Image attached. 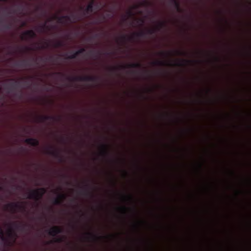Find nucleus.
<instances>
[{"label":"nucleus","mask_w":251,"mask_h":251,"mask_svg":"<svg viewBox=\"0 0 251 251\" xmlns=\"http://www.w3.org/2000/svg\"><path fill=\"white\" fill-rule=\"evenodd\" d=\"M6 210H9L12 213H16L17 210L25 211V206L19 202H11L5 205Z\"/></svg>","instance_id":"obj_3"},{"label":"nucleus","mask_w":251,"mask_h":251,"mask_svg":"<svg viewBox=\"0 0 251 251\" xmlns=\"http://www.w3.org/2000/svg\"><path fill=\"white\" fill-rule=\"evenodd\" d=\"M145 35V33L143 31L138 32V33H134L133 36H127L126 35H122L121 37V40L123 42H125L126 40H132L134 38V36L137 37H143Z\"/></svg>","instance_id":"obj_8"},{"label":"nucleus","mask_w":251,"mask_h":251,"mask_svg":"<svg viewBox=\"0 0 251 251\" xmlns=\"http://www.w3.org/2000/svg\"><path fill=\"white\" fill-rule=\"evenodd\" d=\"M160 54L162 55H163V56H167L168 54L165 52H163V51H161L160 52Z\"/></svg>","instance_id":"obj_38"},{"label":"nucleus","mask_w":251,"mask_h":251,"mask_svg":"<svg viewBox=\"0 0 251 251\" xmlns=\"http://www.w3.org/2000/svg\"><path fill=\"white\" fill-rule=\"evenodd\" d=\"M128 14H129L130 16H131V15H132V12H131V11H129V12H128Z\"/></svg>","instance_id":"obj_44"},{"label":"nucleus","mask_w":251,"mask_h":251,"mask_svg":"<svg viewBox=\"0 0 251 251\" xmlns=\"http://www.w3.org/2000/svg\"><path fill=\"white\" fill-rule=\"evenodd\" d=\"M215 59H216V61H218L219 60V59L217 57H216Z\"/></svg>","instance_id":"obj_49"},{"label":"nucleus","mask_w":251,"mask_h":251,"mask_svg":"<svg viewBox=\"0 0 251 251\" xmlns=\"http://www.w3.org/2000/svg\"><path fill=\"white\" fill-rule=\"evenodd\" d=\"M165 25V24L164 22H159L158 23L157 28L158 29H160L161 28L163 27Z\"/></svg>","instance_id":"obj_28"},{"label":"nucleus","mask_w":251,"mask_h":251,"mask_svg":"<svg viewBox=\"0 0 251 251\" xmlns=\"http://www.w3.org/2000/svg\"><path fill=\"white\" fill-rule=\"evenodd\" d=\"M126 209H127L126 207L125 206H123L120 208V209L122 211L123 213L124 214H126Z\"/></svg>","instance_id":"obj_33"},{"label":"nucleus","mask_w":251,"mask_h":251,"mask_svg":"<svg viewBox=\"0 0 251 251\" xmlns=\"http://www.w3.org/2000/svg\"><path fill=\"white\" fill-rule=\"evenodd\" d=\"M67 79L71 81H79L96 82L98 81V78L97 77L94 76H81L68 77Z\"/></svg>","instance_id":"obj_4"},{"label":"nucleus","mask_w":251,"mask_h":251,"mask_svg":"<svg viewBox=\"0 0 251 251\" xmlns=\"http://www.w3.org/2000/svg\"><path fill=\"white\" fill-rule=\"evenodd\" d=\"M17 66H21V67H26L27 66H29L28 61L25 60H24L21 61L20 63H18L16 64Z\"/></svg>","instance_id":"obj_23"},{"label":"nucleus","mask_w":251,"mask_h":251,"mask_svg":"<svg viewBox=\"0 0 251 251\" xmlns=\"http://www.w3.org/2000/svg\"><path fill=\"white\" fill-rule=\"evenodd\" d=\"M176 53H177V54L178 55H184L186 54V52H184V51H178V50H177L176 51Z\"/></svg>","instance_id":"obj_32"},{"label":"nucleus","mask_w":251,"mask_h":251,"mask_svg":"<svg viewBox=\"0 0 251 251\" xmlns=\"http://www.w3.org/2000/svg\"><path fill=\"white\" fill-rule=\"evenodd\" d=\"M10 80L14 81V82L12 83L10 85V87L8 89H15L17 87H19L21 85V81L19 80H16L14 79H10Z\"/></svg>","instance_id":"obj_16"},{"label":"nucleus","mask_w":251,"mask_h":251,"mask_svg":"<svg viewBox=\"0 0 251 251\" xmlns=\"http://www.w3.org/2000/svg\"><path fill=\"white\" fill-rule=\"evenodd\" d=\"M85 51V50L84 48H81L80 50L76 51V54L78 55L81 54Z\"/></svg>","instance_id":"obj_29"},{"label":"nucleus","mask_w":251,"mask_h":251,"mask_svg":"<svg viewBox=\"0 0 251 251\" xmlns=\"http://www.w3.org/2000/svg\"><path fill=\"white\" fill-rule=\"evenodd\" d=\"M95 4V1L94 0H92L85 9V12L87 13L93 12L94 11V6Z\"/></svg>","instance_id":"obj_15"},{"label":"nucleus","mask_w":251,"mask_h":251,"mask_svg":"<svg viewBox=\"0 0 251 251\" xmlns=\"http://www.w3.org/2000/svg\"><path fill=\"white\" fill-rule=\"evenodd\" d=\"M152 64L153 65H157V66H166V65H171V64L167 63L166 62L161 61V60H157L155 61L152 62Z\"/></svg>","instance_id":"obj_21"},{"label":"nucleus","mask_w":251,"mask_h":251,"mask_svg":"<svg viewBox=\"0 0 251 251\" xmlns=\"http://www.w3.org/2000/svg\"><path fill=\"white\" fill-rule=\"evenodd\" d=\"M248 48H249V50H250V51H251V46H249V47H248Z\"/></svg>","instance_id":"obj_45"},{"label":"nucleus","mask_w":251,"mask_h":251,"mask_svg":"<svg viewBox=\"0 0 251 251\" xmlns=\"http://www.w3.org/2000/svg\"><path fill=\"white\" fill-rule=\"evenodd\" d=\"M25 49L26 51L30 50H31V48L28 47H25Z\"/></svg>","instance_id":"obj_40"},{"label":"nucleus","mask_w":251,"mask_h":251,"mask_svg":"<svg viewBox=\"0 0 251 251\" xmlns=\"http://www.w3.org/2000/svg\"><path fill=\"white\" fill-rule=\"evenodd\" d=\"M72 227L73 228H75V226L74 225L72 226Z\"/></svg>","instance_id":"obj_51"},{"label":"nucleus","mask_w":251,"mask_h":251,"mask_svg":"<svg viewBox=\"0 0 251 251\" xmlns=\"http://www.w3.org/2000/svg\"><path fill=\"white\" fill-rule=\"evenodd\" d=\"M89 188H90L89 185L88 183H87L85 185V187L83 188L84 191L82 192V194L83 195H87V196L91 195L92 194H91V192H90Z\"/></svg>","instance_id":"obj_19"},{"label":"nucleus","mask_w":251,"mask_h":251,"mask_svg":"<svg viewBox=\"0 0 251 251\" xmlns=\"http://www.w3.org/2000/svg\"><path fill=\"white\" fill-rule=\"evenodd\" d=\"M45 29H48V30H50V28L49 27V26H47L46 25V23H44L43 25H42L41 26H40L39 28H38V30L40 32H43L44 31V30Z\"/></svg>","instance_id":"obj_22"},{"label":"nucleus","mask_w":251,"mask_h":251,"mask_svg":"<svg viewBox=\"0 0 251 251\" xmlns=\"http://www.w3.org/2000/svg\"><path fill=\"white\" fill-rule=\"evenodd\" d=\"M124 198L127 199L128 201H131L133 199L132 196L131 195L124 196Z\"/></svg>","instance_id":"obj_30"},{"label":"nucleus","mask_w":251,"mask_h":251,"mask_svg":"<svg viewBox=\"0 0 251 251\" xmlns=\"http://www.w3.org/2000/svg\"><path fill=\"white\" fill-rule=\"evenodd\" d=\"M7 234L9 238H13L14 241H15L17 235L12 228L10 227L8 229L7 231Z\"/></svg>","instance_id":"obj_17"},{"label":"nucleus","mask_w":251,"mask_h":251,"mask_svg":"<svg viewBox=\"0 0 251 251\" xmlns=\"http://www.w3.org/2000/svg\"><path fill=\"white\" fill-rule=\"evenodd\" d=\"M36 34L33 30H28L24 32L21 36L22 40H27L29 39H32L36 37Z\"/></svg>","instance_id":"obj_6"},{"label":"nucleus","mask_w":251,"mask_h":251,"mask_svg":"<svg viewBox=\"0 0 251 251\" xmlns=\"http://www.w3.org/2000/svg\"><path fill=\"white\" fill-rule=\"evenodd\" d=\"M11 25H7L4 26V28L7 29H9L11 28Z\"/></svg>","instance_id":"obj_37"},{"label":"nucleus","mask_w":251,"mask_h":251,"mask_svg":"<svg viewBox=\"0 0 251 251\" xmlns=\"http://www.w3.org/2000/svg\"><path fill=\"white\" fill-rule=\"evenodd\" d=\"M171 2L174 5L175 7L178 12H181L182 10L180 8V4L177 0H172Z\"/></svg>","instance_id":"obj_18"},{"label":"nucleus","mask_w":251,"mask_h":251,"mask_svg":"<svg viewBox=\"0 0 251 251\" xmlns=\"http://www.w3.org/2000/svg\"><path fill=\"white\" fill-rule=\"evenodd\" d=\"M46 153L48 154L52 155L55 158H58L60 162L63 161L62 157L60 152L58 151L54 150L53 147H49L46 150Z\"/></svg>","instance_id":"obj_5"},{"label":"nucleus","mask_w":251,"mask_h":251,"mask_svg":"<svg viewBox=\"0 0 251 251\" xmlns=\"http://www.w3.org/2000/svg\"><path fill=\"white\" fill-rule=\"evenodd\" d=\"M52 58H53L52 57H50L49 59L51 60V59H52Z\"/></svg>","instance_id":"obj_53"},{"label":"nucleus","mask_w":251,"mask_h":251,"mask_svg":"<svg viewBox=\"0 0 251 251\" xmlns=\"http://www.w3.org/2000/svg\"><path fill=\"white\" fill-rule=\"evenodd\" d=\"M109 237H114V236H113V235H110V236H109Z\"/></svg>","instance_id":"obj_52"},{"label":"nucleus","mask_w":251,"mask_h":251,"mask_svg":"<svg viewBox=\"0 0 251 251\" xmlns=\"http://www.w3.org/2000/svg\"><path fill=\"white\" fill-rule=\"evenodd\" d=\"M13 225L14 226L15 228H17V229H19L20 228H22V229H24L25 226V225H21L17 223V222H15L13 224Z\"/></svg>","instance_id":"obj_25"},{"label":"nucleus","mask_w":251,"mask_h":251,"mask_svg":"<svg viewBox=\"0 0 251 251\" xmlns=\"http://www.w3.org/2000/svg\"><path fill=\"white\" fill-rule=\"evenodd\" d=\"M141 64L139 63H133L128 64L126 68H140Z\"/></svg>","instance_id":"obj_20"},{"label":"nucleus","mask_w":251,"mask_h":251,"mask_svg":"<svg viewBox=\"0 0 251 251\" xmlns=\"http://www.w3.org/2000/svg\"><path fill=\"white\" fill-rule=\"evenodd\" d=\"M101 151L100 155L103 156H107L109 155L108 146L106 144H102L101 145Z\"/></svg>","instance_id":"obj_13"},{"label":"nucleus","mask_w":251,"mask_h":251,"mask_svg":"<svg viewBox=\"0 0 251 251\" xmlns=\"http://www.w3.org/2000/svg\"><path fill=\"white\" fill-rule=\"evenodd\" d=\"M66 196L64 194H58L57 198L53 201V203L55 205H60L66 199Z\"/></svg>","instance_id":"obj_11"},{"label":"nucleus","mask_w":251,"mask_h":251,"mask_svg":"<svg viewBox=\"0 0 251 251\" xmlns=\"http://www.w3.org/2000/svg\"><path fill=\"white\" fill-rule=\"evenodd\" d=\"M64 45L62 41H57L54 44L55 48L61 47Z\"/></svg>","instance_id":"obj_26"},{"label":"nucleus","mask_w":251,"mask_h":251,"mask_svg":"<svg viewBox=\"0 0 251 251\" xmlns=\"http://www.w3.org/2000/svg\"><path fill=\"white\" fill-rule=\"evenodd\" d=\"M210 90L209 89H208L207 91V92H209Z\"/></svg>","instance_id":"obj_54"},{"label":"nucleus","mask_w":251,"mask_h":251,"mask_svg":"<svg viewBox=\"0 0 251 251\" xmlns=\"http://www.w3.org/2000/svg\"><path fill=\"white\" fill-rule=\"evenodd\" d=\"M85 235H86V238L88 240H91L96 242L99 241L103 237L102 236H98L92 232H87L85 233Z\"/></svg>","instance_id":"obj_9"},{"label":"nucleus","mask_w":251,"mask_h":251,"mask_svg":"<svg viewBox=\"0 0 251 251\" xmlns=\"http://www.w3.org/2000/svg\"><path fill=\"white\" fill-rule=\"evenodd\" d=\"M25 143L34 147H37L39 145V141L35 138H29L25 141Z\"/></svg>","instance_id":"obj_12"},{"label":"nucleus","mask_w":251,"mask_h":251,"mask_svg":"<svg viewBox=\"0 0 251 251\" xmlns=\"http://www.w3.org/2000/svg\"><path fill=\"white\" fill-rule=\"evenodd\" d=\"M124 173H125L126 175L127 174V173L126 171H124Z\"/></svg>","instance_id":"obj_50"},{"label":"nucleus","mask_w":251,"mask_h":251,"mask_svg":"<svg viewBox=\"0 0 251 251\" xmlns=\"http://www.w3.org/2000/svg\"><path fill=\"white\" fill-rule=\"evenodd\" d=\"M199 167H200V168H201V165H199Z\"/></svg>","instance_id":"obj_56"},{"label":"nucleus","mask_w":251,"mask_h":251,"mask_svg":"<svg viewBox=\"0 0 251 251\" xmlns=\"http://www.w3.org/2000/svg\"><path fill=\"white\" fill-rule=\"evenodd\" d=\"M0 238L7 246L11 245V242L8 239L4 237L2 229L0 227Z\"/></svg>","instance_id":"obj_14"},{"label":"nucleus","mask_w":251,"mask_h":251,"mask_svg":"<svg viewBox=\"0 0 251 251\" xmlns=\"http://www.w3.org/2000/svg\"><path fill=\"white\" fill-rule=\"evenodd\" d=\"M56 74H58V75H64L63 74L61 73H57Z\"/></svg>","instance_id":"obj_43"},{"label":"nucleus","mask_w":251,"mask_h":251,"mask_svg":"<svg viewBox=\"0 0 251 251\" xmlns=\"http://www.w3.org/2000/svg\"><path fill=\"white\" fill-rule=\"evenodd\" d=\"M77 54H76V52L75 53H74V54L71 55H69V56H68L67 57V59H75L76 58V57H77Z\"/></svg>","instance_id":"obj_27"},{"label":"nucleus","mask_w":251,"mask_h":251,"mask_svg":"<svg viewBox=\"0 0 251 251\" xmlns=\"http://www.w3.org/2000/svg\"><path fill=\"white\" fill-rule=\"evenodd\" d=\"M193 61H192V60H182L181 62L176 64L175 65L177 66H184L185 65V64H186V63H191Z\"/></svg>","instance_id":"obj_24"},{"label":"nucleus","mask_w":251,"mask_h":251,"mask_svg":"<svg viewBox=\"0 0 251 251\" xmlns=\"http://www.w3.org/2000/svg\"><path fill=\"white\" fill-rule=\"evenodd\" d=\"M49 46V44L47 42H45L44 45L43 46H42L41 48V49H46Z\"/></svg>","instance_id":"obj_34"},{"label":"nucleus","mask_w":251,"mask_h":251,"mask_svg":"<svg viewBox=\"0 0 251 251\" xmlns=\"http://www.w3.org/2000/svg\"><path fill=\"white\" fill-rule=\"evenodd\" d=\"M46 192V189L44 188L33 190L29 193L28 198L29 199H34L37 201L42 198Z\"/></svg>","instance_id":"obj_1"},{"label":"nucleus","mask_w":251,"mask_h":251,"mask_svg":"<svg viewBox=\"0 0 251 251\" xmlns=\"http://www.w3.org/2000/svg\"><path fill=\"white\" fill-rule=\"evenodd\" d=\"M154 30L153 29H149L148 30V33L150 34H152L154 33Z\"/></svg>","instance_id":"obj_35"},{"label":"nucleus","mask_w":251,"mask_h":251,"mask_svg":"<svg viewBox=\"0 0 251 251\" xmlns=\"http://www.w3.org/2000/svg\"><path fill=\"white\" fill-rule=\"evenodd\" d=\"M57 119L52 116H41L37 118V122L40 123L44 122L46 121H56Z\"/></svg>","instance_id":"obj_10"},{"label":"nucleus","mask_w":251,"mask_h":251,"mask_svg":"<svg viewBox=\"0 0 251 251\" xmlns=\"http://www.w3.org/2000/svg\"><path fill=\"white\" fill-rule=\"evenodd\" d=\"M117 69V68H116V67H112V68H110V70L112 71H115Z\"/></svg>","instance_id":"obj_39"},{"label":"nucleus","mask_w":251,"mask_h":251,"mask_svg":"<svg viewBox=\"0 0 251 251\" xmlns=\"http://www.w3.org/2000/svg\"><path fill=\"white\" fill-rule=\"evenodd\" d=\"M99 37V34H97L94 36V38H98Z\"/></svg>","instance_id":"obj_42"},{"label":"nucleus","mask_w":251,"mask_h":251,"mask_svg":"<svg viewBox=\"0 0 251 251\" xmlns=\"http://www.w3.org/2000/svg\"><path fill=\"white\" fill-rule=\"evenodd\" d=\"M119 68H120V69H125V68H126V67H125V66H120L119 67Z\"/></svg>","instance_id":"obj_41"},{"label":"nucleus","mask_w":251,"mask_h":251,"mask_svg":"<svg viewBox=\"0 0 251 251\" xmlns=\"http://www.w3.org/2000/svg\"><path fill=\"white\" fill-rule=\"evenodd\" d=\"M62 141L63 142H65L64 138H62Z\"/></svg>","instance_id":"obj_48"},{"label":"nucleus","mask_w":251,"mask_h":251,"mask_svg":"<svg viewBox=\"0 0 251 251\" xmlns=\"http://www.w3.org/2000/svg\"><path fill=\"white\" fill-rule=\"evenodd\" d=\"M135 226H136V227H137L138 225H137V224H136V225H135Z\"/></svg>","instance_id":"obj_55"},{"label":"nucleus","mask_w":251,"mask_h":251,"mask_svg":"<svg viewBox=\"0 0 251 251\" xmlns=\"http://www.w3.org/2000/svg\"><path fill=\"white\" fill-rule=\"evenodd\" d=\"M63 238L59 237V238H56L54 241L57 243H61V242H63Z\"/></svg>","instance_id":"obj_31"},{"label":"nucleus","mask_w":251,"mask_h":251,"mask_svg":"<svg viewBox=\"0 0 251 251\" xmlns=\"http://www.w3.org/2000/svg\"><path fill=\"white\" fill-rule=\"evenodd\" d=\"M63 232L62 228L58 226H54L48 231V234L50 236H55L57 234L62 233Z\"/></svg>","instance_id":"obj_7"},{"label":"nucleus","mask_w":251,"mask_h":251,"mask_svg":"<svg viewBox=\"0 0 251 251\" xmlns=\"http://www.w3.org/2000/svg\"><path fill=\"white\" fill-rule=\"evenodd\" d=\"M25 23L24 22L22 24V26H25Z\"/></svg>","instance_id":"obj_46"},{"label":"nucleus","mask_w":251,"mask_h":251,"mask_svg":"<svg viewBox=\"0 0 251 251\" xmlns=\"http://www.w3.org/2000/svg\"><path fill=\"white\" fill-rule=\"evenodd\" d=\"M79 19V17L75 15H72L71 16H62L61 17H58L57 16H54L50 20V21L52 19L57 20L58 23L60 24H64L65 23L64 21L75 23L76 21L78 20Z\"/></svg>","instance_id":"obj_2"},{"label":"nucleus","mask_w":251,"mask_h":251,"mask_svg":"<svg viewBox=\"0 0 251 251\" xmlns=\"http://www.w3.org/2000/svg\"><path fill=\"white\" fill-rule=\"evenodd\" d=\"M137 22L140 23V25H143L144 23V21L142 19H138Z\"/></svg>","instance_id":"obj_36"},{"label":"nucleus","mask_w":251,"mask_h":251,"mask_svg":"<svg viewBox=\"0 0 251 251\" xmlns=\"http://www.w3.org/2000/svg\"><path fill=\"white\" fill-rule=\"evenodd\" d=\"M90 53L91 54H93V53H94V52L93 51H91L90 52Z\"/></svg>","instance_id":"obj_47"}]
</instances>
